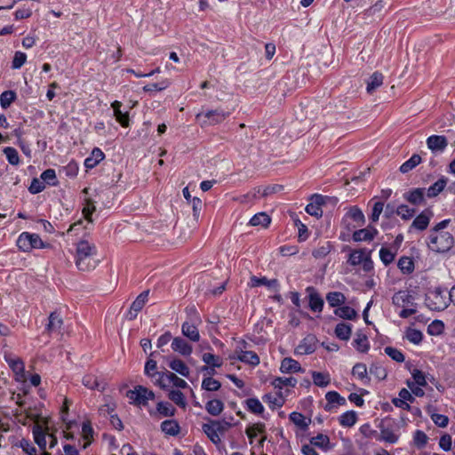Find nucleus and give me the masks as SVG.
Returning a JSON list of instances; mask_svg holds the SVG:
<instances>
[{"mask_svg":"<svg viewBox=\"0 0 455 455\" xmlns=\"http://www.w3.org/2000/svg\"><path fill=\"white\" fill-rule=\"evenodd\" d=\"M96 247L83 240L76 244V265L81 271H89L96 267Z\"/></svg>","mask_w":455,"mask_h":455,"instance_id":"f257e3e1","label":"nucleus"},{"mask_svg":"<svg viewBox=\"0 0 455 455\" xmlns=\"http://www.w3.org/2000/svg\"><path fill=\"white\" fill-rule=\"evenodd\" d=\"M454 243L453 236L451 233L429 232L427 240V245L432 251L443 253L448 251Z\"/></svg>","mask_w":455,"mask_h":455,"instance_id":"f03ea898","label":"nucleus"},{"mask_svg":"<svg viewBox=\"0 0 455 455\" xmlns=\"http://www.w3.org/2000/svg\"><path fill=\"white\" fill-rule=\"evenodd\" d=\"M231 112L226 111L221 108L216 109H211L202 111L196 116V119L201 124V126L216 125L224 122Z\"/></svg>","mask_w":455,"mask_h":455,"instance_id":"7ed1b4c3","label":"nucleus"},{"mask_svg":"<svg viewBox=\"0 0 455 455\" xmlns=\"http://www.w3.org/2000/svg\"><path fill=\"white\" fill-rule=\"evenodd\" d=\"M451 302L450 299V292L448 296L445 294V291L441 288H435L430 291L426 298V304L431 310H444Z\"/></svg>","mask_w":455,"mask_h":455,"instance_id":"20e7f679","label":"nucleus"},{"mask_svg":"<svg viewBox=\"0 0 455 455\" xmlns=\"http://www.w3.org/2000/svg\"><path fill=\"white\" fill-rule=\"evenodd\" d=\"M37 234L28 232L21 233L17 239V246L23 251H29L32 249H42L48 247Z\"/></svg>","mask_w":455,"mask_h":455,"instance_id":"39448f33","label":"nucleus"},{"mask_svg":"<svg viewBox=\"0 0 455 455\" xmlns=\"http://www.w3.org/2000/svg\"><path fill=\"white\" fill-rule=\"evenodd\" d=\"M230 426V423L225 420H210L209 423L203 425V430L212 443H218L220 442V434L227 431Z\"/></svg>","mask_w":455,"mask_h":455,"instance_id":"423d86ee","label":"nucleus"},{"mask_svg":"<svg viewBox=\"0 0 455 455\" xmlns=\"http://www.w3.org/2000/svg\"><path fill=\"white\" fill-rule=\"evenodd\" d=\"M347 262L351 266L362 265L363 271L370 272L373 268V262L371 259L370 253L366 252L365 250H354L349 254Z\"/></svg>","mask_w":455,"mask_h":455,"instance_id":"0eeeda50","label":"nucleus"},{"mask_svg":"<svg viewBox=\"0 0 455 455\" xmlns=\"http://www.w3.org/2000/svg\"><path fill=\"white\" fill-rule=\"evenodd\" d=\"M126 396L136 405H146L155 398V394L142 386H137L133 390L127 391Z\"/></svg>","mask_w":455,"mask_h":455,"instance_id":"6e6552de","label":"nucleus"},{"mask_svg":"<svg viewBox=\"0 0 455 455\" xmlns=\"http://www.w3.org/2000/svg\"><path fill=\"white\" fill-rule=\"evenodd\" d=\"M395 424L391 419H386L379 424L380 436L379 440L388 443H395L399 435L395 432Z\"/></svg>","mask_w":455,"mask_h":455,"instance_id":"1a4fd4ad","label":"nucleus"},{"mask_svg":"<svg viewBox=\"0 0 455 455\" xmlns=\"http://www.w3.org/2000/svg\"><path fill=\"white\" fill-rule=\"evenodd\" d=\"M318 339L313 334L307 335L294 349L295 355H311L317 348Z\"/></svg>","mask_w":455,"mask_h":455,"instance_id":"9d476101","label":"nucleus"},{"mask_svg":"<svg viewBox=\"0 0 455 455\" xmlns=\"http://www.w3.org/2000/svg\"><path fill=\"white\" fill-rule=\"evenodd\" d=\"M242 347L236 348L235 354L230 355V359H237L243 363H248L252 366H256L259 363V355L253 351H244L243 348H245L247 343L245 341L242 342Z\"/></svg>","mask_w":455,"mask_h":455,"instance_id":"9b49d317","label":"nucleus"},{"mask_svg":"<svg viewBox=\"0 0 455 455\" xmlns=\"http://www.w3.org/2000/svg\"><path fill=\"white\" fill-rule=\"evenodd\" d=\"M33 435L36 443L39 446V448L43 451L46 449L47 441L46 437H50L52 439V442L50 443V448H52L55 443H57L56 438L48 433L43 428V427L39 423H36L33 427Z\"/></svg>","mask_w":455,"mask_h":455,"instance_id":"f8f14e48","label":"nucleus"},{"mask_svg":"<svg viewBox=\"0 0 455 455\" xmlns=\"http://www.w3.org/2000/svg\"><path fill=\"white\" fill-rule=\"evenodd\" d=\"M201 322L199 316L195 313L194 319L191 322H185L181 326L182 334L193 342L200 340V333L197 329V323Z\"/></svg>","mask_w":455,"mask_h":455,"instance_id":"ddd939ff","label":"nucleus"},{"mask_svg":"<svg viewBox=\"0 0 455 455\" xmlns=\"http://www.w3.org/2000/svg\"><path fill=\"white\" fill-rule=\"evenodd\" d=\"M327 197L322 195H313L311 202L306 206V212L314 217L321 218L323 216L322 205L325 204Z\"/></svg>","mask_w":455,"mask_h":455,"instance_id":"4468645a","label":"nucleus"},{"mask_svg":"<svg viewBox=\"0 0 455 455\" xmlns=\"http://www.w3.org/2000/svg\"><path fill=\"white\" fill-rule=\"evenodd\" d=\"M149 291L141 292L136 299L132 303L129 311L126 314V318L130 321L134 320L138 313L143 308L148 299Z\"/></svg>","mask_w":455,"mask_h":455,"instance_id":"2eb2a0df","label":"nucleus"},{"mask_svg":"<svg viewBox=\"0 0 455 455\" xmlns=\"http://www.w3.org/2000/svg\"><path fill=\"white\" fill-rule=\"evenodd\" d=\"M448 145V140L443 135H431L427 139V146L433 153H442Z\"/></svg>","mask_w":455,"mask_h":455,"instance_id":"dca6fc26","label":"nucleus"},{"mask_svg":"<svg viewBox=\"0 0 455 455\" xmlns=\"http://www.w3.org/2000/svg\"><path fill=\"white\" fill-rule=\"evenodd\" d=\"M308 295V306L309 308L314 312H322L324 305V301L316 290L309 286L306 289Z\"/></svg>","mask_w":455,"mask_h":455,"instance_id":"f3484780","label":"nucleus"},{"mask_svg":"<svg viewBox=\"0 0 455 455\" xmlns=\"http://www.w3.org/2000/svg\"><path fill=\"white\" fill-rule=\"evenodd\" d=\"M171 347L174 352L183 356H189L193 352L192 346L181 337H175L172 341Z\"/></svg>","mask_w":455,"mask_h":455,"instance_id":"a211bd4d","label":"nucleus"},{"mask_svg":"<svg viewBox=\"0 0 455 455\" xmlns=\"http://www.w3.org/2000/svg\"><path fill=\"white\" fill-rule=\"evenodd\" d=\"M325 399L327 403L324 405V410L327 411H331L334 408H337L339 405H345L347 403L346 399L336 391L327 392L325 395Z\"/></svg>","mask_w":455,"mask_h":455,"instance_id":"6ab92c4d","label":"nucleus"},{"mask_svg":"<svg viewBox=\"0 0 455 455\" xmlns=\"http://www.w3.org/2000/svg\"><path fill=\"white\" fill-rule=\"evenodd\" d=\"M414 298L408 291H399L395 293L392 302L395 306L405 307L406 306H413Z\"/></svg>","mask_w":455,"mask_h":455,"instance_id":"aec40b11","label":"nucleus"},{"mask_svg":"<svg viewBox=\"0 0 455 455\" xmlns=\"http://www.w3.org/2000/svg\"><path fill=\"white\" fill-rule=\"evenodd\" d=\"M5 360L16 376V380L23 381L25 379V370L23 362L19 358L5 356Z\"/></svg>","mask_w":455,"mask_h":455,"instance_id":"412c9836","label":"nucleus"},{"mask_svg":"<svg viewBox=\"0 0 455 455\" xmlns=\"http://www.w3.org/2000/svg\"><path fill=\"white\" fill-rule=\"evenodd\" d=\"M432 216L433 212L430 210H424L414 219L411 228L420 231L425 230L428 227Z\"/></svg>","mask_w":455,"mask_h":455,"instance_id":"4be33fe9","label":"nucleus"},{"mask_svg":"<svg viewBox=\"0 0 455 455\" xmlns=\"http://www.w3.org/2000/svg\"><path fill=\"white\" fill-rule=\"evenodd\" d=\"M280 371L283 373H291L303 371L299 363L291 357H285L282 360Z\"/></svg>","mask_w":455,"mask_h":455,"instance_id":"5701e85b","label":"nucleus"},{"mask_svg":"<svg viewBox=\"0 0 455 455\" xmlns=\"http://www.w3.org/2000/svg\"><path fill=\"white\" fill-rule=\"evenodd\" d=\"M62 325L63 320L60 314L57 312L51 313L49 315V323L46 327L47 331L49 333H60Z\"/></svg>","mask_w":455,"mask_h":455,"instance_id":"b1692460","label":"nucleus"},{"mask_svg":"<svg viewBox=\"0 0 455 455\" xmlns=\"http://www.w3.org/2000/svg\"><path fill=\"white\" fill-rule=\"evenodd\" d=\"M83 384L90 389H97L99 391H104L107 384L100 380L98 377L92 374L84 375L83 378Z\"/></svg>","mask_w":455,"mask_h":455,"instance_id":"393cba45","label":"nucleus"},{"mask_svg":"<svg viewBox=\"0 0 455 455\" xmlns=\"http://www.w3.org/2000/svg\"><path fill=\"white\" fill-rule=\"evenodd\" d=\"M377 233V229L373 228H362L354 232L353 239L355 242L371 241L374 238Z\"/></svg>","mask_w":455,"mask_h":455,"instance_id":"a878e982","label":"nucleus"},{"mask_svg":"<svg viewBox=\"0 0 455 455\" xmlns=\"http://www.w3.org/2000/svg\"><path fill=\"white\" fill-rule=\"evenodd\" d=\"M265 285L271 290H277L279 284L277 279H267V277H257L255 275L251 277V286L258 287Z\"/></svg>","mask_w":455,"mask_h":455,"instance_id":"bb28decb","label":"nucleus"},{"mask_svg":"<svg viewBox=\"0 0 455 455\" xmlns=\"http://www.w3.org/2000/svg\"><path fill=\"white\" fill-rule=\"evenodd\" d=\"M105 157L104 153L98 148L92 149L91 156L84 160V166L87 169L94 168Z\"/></svg>","mask_w":455,"mask_h":455,"instance_id":"cd10ccee","label":"nucleus"},{"mask_svg":"<svg viewBox=\"0 0 455 455\" xmlns=\"http://www.w3.org/2000/svg\"><path fill=\"white\" fill-rule=\"evenodd\" d=\"M425 188H415L406 194L404 198L414 205H419L424 202Z\"/></svg>","mask_w":455,"mask_h":455,"instance_id":"c85d7f7f","label":"nucleus"},{"mask_svg":"<svg viewBox=\"0 0 455 455\" xmlns=\"http://www.w3.org/2000/svg\"><path fill=\"white\" fill-rule=\"evenodd\" d=\"M326 300L330 307L338 308L346 302V296L340 291H330L326 294Z\"/></svg>","mask_w":455,"mask_h":455,"instance_id":"c756f323","label":"nucleus"},{"mask_svg":"<svg viewBox=\"0 0 455 455\" xmlns=\"http://www.w3.org/2000/svg\"><path fill=\"white\" fill-rule=\"evenodd\" d=\"M168 365L172 371L180 374L181 376L186 377V378H188L189 376V373H190L189 368L180 359L174 358L170 361Z\"/></svg>","mask_w":455,"mask_h":455,"instance_id":"7c9ffc66","label":"nucleus"},{"mask_svg":"<svg viewBox=\"0 0 455 455\" xmlns=\"http://www.w3.org/2000/svg\"><path fill=\"white\" fill-rule=\"evenodd\" d=\"M352 374L353 376L360 379L363 384H368L370 382L367 367L364 363H355L352 369Z\"/></svg>","mask_w":455,"mask_h":455,"instance_id":"2f4dec72","label":"nucleus"},{"mask_svg":"<svg viewBox=\"0 0 455 455\" xmlns=\"http://www.w3.org/2000/svg\"><path fill=\"white\" fill-rule=\"evenodd\" d=\"M161 430L166 435L176 436L179 435L180 427L176 420L167 419L161 423Z\"/></svg>","mask_w":455,"mask_h":455,"instance_id":"473e14b6","label":"nucleus"},{"mask_svg":"<svg viewBox=\"0 0 455 455\" xmlns=\"http://www.w3.org/2000/svg\"><path fill=\"white\" fill-rule=\"evenodd\" d=\"M384 76L380 72H374L367 81L366 90L369 93H372L383 84Z\"/></svg>","mask_w":455,"mask_h":455,"instance_id":"72a5a7b5","label":"nucleus"},{"mask_svg":"<svg viewBox=\"0 0 455 455\" xmlns=\"http://www.w3.org/2000/svg\"><path fill=\"white\" fill-rule=\"evenodd\" d=\"M335 335L341 340H348L352 333V326L346 323H339L335 327Z\"/></svg>","mask_w":455,"mask_h":455,"instance_id":"f704fd0d","label":"nucleus"},{"mask_svg":"<svg viewBox=\"0 0 455 455\" xmlns=\"http://www.w3.org/2000/svg\"><path fill=\"white\" fill-rule=\"evenodd\" d=\"M224 409V403L219 399H212L206 403L205 410L212 416H219Z\"/></svg>","mask_w":455,"mask_h":455,"instance_id":"c9c22d12","label":"nucleus"},{"mask_svg":"<svg viewBox=\"0 0 455 455\" xmlns=\"http://www.w3.org/2000/svg\"><path fill=\"white\" fill-rule=\"evenodd\" d=\"M334 314L337 316L346 320H355L358 315L357 312L348 306H343L336 308L334 310Z\"/></svg>","mask_w":455,"mask_h":455,"instance_id":"e433bc0d","label":"nucleus"},{"mask_svg":"<svg viewBox=\"0 0 455 455\" xmlns=\"http://www.w3.org/2000/svg\"><path fill=\"white\" fill-rule=\"evenodd\" d=\"M271 222V218L266 212H259L250 220L249 224L253 227L267 228Z\"/></svg>","mask_w":455,"mask_h":455,"instance_id":"4c0bfd02","label":"nucleus"},{"mask_svg":"<svg viewBox=\"0 0 455 455\" xmlns=\"http://www.w3.org/2000/svg\"><path fill=\"white\" fill-rule=\"evenodd\" d=\"M262 399L272 409L282 407L284 403L281 391H279L276 395L267 394L262 397Z\"/></svg>","mask_w":455,"mask_h":455,"instance_id":"58836bf2","label":"nucleus"},{"mask_svg":"<svg viewBox=\"0 0 455 455\" xmlns=\"http://www.w3.org/2000/svg\"><path fill=\"white\" fill-rule=\"evenodd\" d=\"M447 184V179L441 178L437 181H435L433 185H431L427 189V197H435L439 195L445 188Z\"/></svg>","mask_w":455,"mask_h":455,"instance_id":"ea45409f","label":"nucleus"},{"mask_svg":"<svg viewBox=\"0 0 455 455\" xmlns=\"http://www.w3.org/2000/svg\"><path fill=\"white\" fill-rule=\"evenodd\" d=\"M346 217L351 219L357 226H363L365 222L364 215L357 206L351 207L347 212Z\"/></svg>","mask_w":455,"mask_h":455,"instance_id":"a19ab883","label":"nucleus"},{"mask_svg":"<svg viewBox=\"0 0 455 455\" xmlns=\"http://www.w3.org/2000/svg\"><path fill=\"white\" fill-rule=\"evenodd\" d=\"M421 163V156L418 154H414L411 156L410 159L405 161L401 166H400V172L402 173H407L412 169H414L416 166H418Z\"/></svg>","mask_w":455,"mask_h":455,"instance_id":"79ce46f5","label":"nucleus"},{"mask_svg":"<svg viewBox=\"0 0 455 455\" xmlns=\"http://www.w3.org/2000/svg\"><path fill=\"white\" fill-rule=\"evenodd\" d=\"M271 384L275 388L279 389V391H281V389L283 387H294L297 384V379L293 377H289V378L277 377L273 379Z\"/></svg>","mask_w":455,"mask_h":455,"instance_id":"37998d69","label":"nucleus"},{"mask_svg":"<svg viewBox=\"0 0 455 455\" xmlns=\"http://www.w3.org/2000/svg\"><path fill=\"white\" fill-rule=\"evenodd\" d=\"M312 379L315 386L324 387H327L331 382V378L328 373H323L318 371L312 372Z\"/></svg>","mask_w":455,"mask_h":455,"instance_id":"c03bdc74","label":"nucleus"},{"mask_svg":"<svg viewBox=\"0 0 455 455\" xmlns=\"http://www.w3.org/2000/svg\"><path fill=\"white\" fill-rule=\"evenodd\" d=\"M357 416L354 411H349L340 415L339 421L343 427H350L356 422Z\"/></svg>","mask_w":455,"mask_h":455,"instance_id":"a18cd8bd","label":"nucleus"},{"mask_svg":"<svg viewBox=\"0 0 455 455\" xmlns=\"http://www.w3.org/2000/svg\"><path fill=\"white\" fill-rule=\"evenodd\" d=\"M397 266L403 274H411L414 270V262L410 257H401Z\"/></svg>","mask_w":455,"mask_h":455,"instance_id":"49530a36","label":"nucleus"},{"mask_svg":"<svg viewBox=\"0 0 455 455\" xmlns=\"http://www.w3.org/2000/svg\"><path fill=\"white\" fill-rule=\"evenodd\" d=\"M16 93L13 91H4L0 95V105L6 109L15 100Z\"/></svg>","mask_w":455,"mask_h":455,"instance_id":"de8ad7c7","label":"nucleus"},{"mask_svg":"<svg viewBox=\"0 0 455 455\" xmlns=\"http://www.w3.org/2000/svg\"><path fill=\"white\" fill-rule=\"evenodd\" d=\"M40 178L44 181V184L47 183L48 185H51V186H57L59 183L57 177H56V172L53 169H47V170L44 171L41 173Z\"/></svg>","mask_w":455,"mask_h":455,"instance_id":"09e8293b","label":"nucleus"},{"mask_svg":"<svg viewBox=\"0 0 455 455\" xmlns=\"http://www.w3.org/2000/svg\"><path fill=\"white\" fill-rule=\"evenodd\" d=\"M248 410L255 414H260L264 411V407L258 398H249L246 400Z\"/></svg>","mask_w":455,"mask_h":455,"instance_id":"8fccbe9b","label":"nucleus"},{"mask_svg":"<svg viewBox=\"0 0 455 455\" xmlns=\"http://www.w3.org/2000/svg\"><path fill=\"white\" fill-rule=\"evenodd\" d=\"M310 443L316 447L327 450L330 443V438L325 435L318 434L316 436L311 438Z\"/></svg>","mask_w":455,"mask_h":455,"instance_id":"3c124183","label":"nucleus"},{"mask_svg":"<svg viewBox=\"0 0 455 455\" xmlns=\"http://www.w3.org/2000/svg\"><path fill=\"white\" fill-rule=\"evenodd\" d=\"M3 152L4 153L10 164L18 165L20 164L18 151L14 148L6 147L4 148Z\"/></svg>","mask_w":455,"mask_h":455,"instance_id":"603ef678","label":"nucleus"},{"mask_svg":"<svg viewBox=\"0 0 455 455\" xmlns=\"http://www.w3.org/2000/svg\"><path fill=\"white\" fill-rule=\"evenodd\" d=\"M354 344L355 347L360 352H366L369 349L368 339L364 334L357 333Z\"/></svg>","mask_w":455,"mask_h":455,"instance_id":"864d4df0","label":"nucleus"},{"mask_svg":"<svg viewBox=\"0 0 455 455\" xmlns=\"http://www.w3.org/2000/svg\"><path fill=\"white\" fill-rule=\"evenodd\" d=\"M395 257V251H391L390 249L382 247L379 250V259L385 266H388L392 263Z\"/></svg>","mask_w":455,"mask_h":455,"instance_id":"5fc2aeb1","label":"nucleus"},{"mask_svg":"<svg viewBox=\"0 0 455 455\" xmlns=\"http://www.w3.org/2000/svg\"><path fill=\"white\" fill-rule=\"evenodd\" d=\"M220 387V382L212 377L204 378L202 382V388L207 391H217Z\"/></svg>","mask_w":455,"mask_h":455,"instance_id":"6e6d98bb","label":"nucleus"},{"mask_svg":"<svg viewBox=\"0 0 455 455\" xmlns=\"http://www.w3.org/2000/svg\"><path fill=\"white\" fill-rule=\"evenodd\" d=\"M169 374H170L169 371L158 372L156 374V377H155L156 384L158 385L161 388L166 389L171 385V381H170L169 376H168Z\"/></svg>","mask_w":455,"mask_h":455,"instance_id":"4d7b16f0","label":"nucleus"},{"mask_svg":"<svg viewBox=\"0 0 455 455\" xmlns=\"http://www.w3.org/2000/svg\"><path fill=\"white\" fill-rule=\"evenodd\" d=\"M265 431V424L263 423H257L254 424L246 429V435L248 438L251 440V443L252 442V439L258 435L262 434Z\"/></svg>","mask_w":455,"mask_h":455,"instance_id":"13d9d810","label":"nucleus"},{"mask_svg":"<svg viewBox=\"0 0 455 455\" xmlns=\"http://www.w3.org/2000/svg\"><path fill=\"white\" fill-rule=\"evenodd\" d=\"M169 398L180 407L184 408L186 406L184 395L180 390H172L169 393Z\"/></svg>","mask_w":455,"mask_h":455,"instance_id":"bf43d9fd","label":"nucleus"},{"mask_svg":"<svg viewBox=\"0 0 455 455\" xmlns=\"http://www.w3.org/2000/svg\"><path fill=\"white\" fill-rule=\"evenodd\" d=\"M156 409L157 411L164 417L172 416L175 412V409L169 403L160 402L157 403Z\"/></svg>","mask_w":455,"mask_h":455,"instance_id":"052dcab7","label":"nucleus"},{"mask_svg":"<svg viewBox=\"0 0 455 455\" xmlns=\"http://www.w3.org/2000/svg\"><path fill=\"white\" fill-rule=\"evenodd\" d=\"M27 60V54L22 52H16L14 53L12 61V68L13 69H19L20 68Z\"/></svg>","mask_w":455,"mask_h":455,"instance_id":"680f3d73","label":"nucleus"},{"mask_svg":"<svg viewBox=\"0 0 455 455\" xmlns=\"http://www.w3.org/2000/svg\"><path fill=\"white\" fill-rule=\"evenodd\" d=\"M396 213L399 215L403 220H410L412 218L415 214V210L409 208L408 205L401 204L396 209Z\"/></svg>","mask_w":455,"mask_h":455,"instance_id":"e2e57ef3","label":"nucleus"},{"mask_svg":"<svg viewBox=\"0 0 455 455\" xmlns=\"http://www.w3.org/2000/svg\"><path fill=\"white\" fill-rule=\"evenodd\" d=\"M407 339L413 344H419L422 340L423 334L420 331L416 329H409L406 331Z\"/></svg>","mask_w":455,"mask_h":455,"instance_id":"0e129e2a","label":"nucleus"},{"mask_svg":"<svg viewBox=\"0 0 455 455\" xmlns=\"http://www.w3.org/2000/svg\"><path fill=\"white\" fill-rule=\"evenodd\" d=\"M385 353L397 363H402L404 361V355H403V353L395 347H385Z\"/></svg>","mask_w":455,"mask_h":455,"instance_id":"69168bd1","label":"nucleus"},{"mask_svg":"<svg viewBox=\"0 0 455 455\" xmlns=\"http://www.w3.org/2000/svg\"><path fill=\"white\" fill-rule=\"evenodd\" d=\"M202 360L208 365L212 367H220L221 360L219 356L214 355L211 353H205L203 355Z\"/></svg>","mask_w":455,"mask_h":455,"instance_id":"338daca9","label":"nucleus"},{"mask_svg":"<svg viewBox=\"0 0 455 455\" xmlns=\"http://www.w3.org/2000/svg\"><path fill=\"white\" fill-rule=\"evenodd\" d=\"M369 372L371 375L375 376L379 380L384 379L387 377L386 370L378 364H371Z\"/></svg>","mask_w":455,"mask_h":455,"instance_id":"774afa93","label":"nucleus"}]
</instances>
